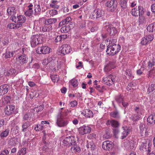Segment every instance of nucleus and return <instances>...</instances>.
<instances>
[{
	"label": "nucleus",
	"instance_id": "obj_1",
	"mask_svg": "<svg viewBox=\"0 0 155 155\" xmlns=\"http://www.w3.org/2000/svg\"><path fill=\"white\" fill-rule=\"evenodd\" d=\"M72 138H74V137L72 136L66 137L63 140V144L66 146L72 145L73 146L71 147V150L73 152L75 153L77 151L78 147L76 141Z\"/></svg>",
	"mask_w": 155,
	"mask_h": 155
},
{
	"label": "nucleus",
	"instance_id": "obj_2",
	"mask_svg": "<svg viewBox=\"0 0 155 155\" xmlns=\"http://www.w3.org/2000/svg\"><path fill=\"white\" fill-rule=\"evenodd\" d=\"M149 69L153 68V70H150L147 74V77L149 79L154 78L155 75L154 70L155 69V55L152 54L150 57V60L148 63L147 66Z\"/></svg>",
	"mask_w": 155,
	"mask_h": 155
},
{
	"label": "nucleus",
	"instance_id": "obj_3",
	"mask_svg": "<svg viewBox=\"0 0 155 155\" xmlns=\"http://www.w3.org/2000/svg\"><path fill=\"white\" fill-rule=\"evenodd\" d=\"M122 128L123 129V131L121 132H120L118 128L113 129L114 134L115 137L118 138L120 137L122 139H123L126 138L128 135L130 130L128 129L127 127L123 126Z\"/></svg>",
	"mask_w": 155,
	"mask_h": 155
},
{
	"label": "nucleus",
	"instance_id": "obj_4",
	"mask_svg": "<svg viewBox=\"0 0 155 155\" xmlns=\"http://www.w3.org/2000/svg\"><path fill=\"white\" fill-rule=\"evenodd\" d=\"M121 50V47L119 44H114L107 46L106 52L109 55L113 56L118 53Z\"/></svg>",
	"mask_w": 155,
	"mask_h": 155
},
{
	"label": "nucleus",
	"instance_id": "obj_5",
	"mask_svg": "<svg viewBox=\"0 0 155 155\" xmlns=\"http://www.w3.org/2000/svg\"><path fill=\"white\" fill-rule=\"evenodd\" d=\"M42 36L40 35H35L31 38V43L32 47H35L37 45L41 43L42 41Z\"/></svg>",
	"mask_w": 155,
	"mask_h": 155
},
{
	"label": "nucleus",
	"instance_id": "obj_6",
	"mask_svg": "<svg viewBox=\"0 0 155 155\" xmlns=\"http://www.w3.org/2000/svg\"><path fill=\"white\" fill-rule=\"evenodd\" d=\"M10 19L15 23H24L26 20V18L25 16L22 15L19 16H13L11 17Z\"/></svg>",
	"mask_w": 155,
	"mask_h": 155
},
{
	"label": "nucleus",
	"instance_id": "obj_7",
	"mask_svg": "<svg viewBox=\"0 0 155 155\" xmlns=\"http://www.w3.org/2000/svg\"><path fill=\"white\" fill-rule=\"evenodd\" d=\"M61 49L60 52L63 55L69 54L71 50V48L70 45L67 44L63 45L61 46Z\"/></svg>",
	"mask_w": 155,
	"mask_h": 155
},
{
	"label": "nucleus",
	"instance_id": "obj_8",
	"mask_svg": "<svg viewBox=\"0 0 155 155\" xmlns=\"http://www.w3.org/2000/svg\"><path fill=\"white\" fill-rule=\"evenodd\" d=\"M51 49L48 47L43 46L38 47L36 50V52L39 54H48L50 52Z\"/></svg>",
	"mask_w": 155,
	"mask_h": 155
},
{
	"label": "nucleus",
	"instance_id": "obj_9",
	"mask_svg": "<svg viewBox=\"0 0 155 155\" xmlns=\"http://www.w3.org/2000/svg\"><path fill=\"white\" fill-rule=\"evenodd\" d=\"M117 4V3L116 0H111L107 2L106 6L111 8V11L113 12L116 9Z\"/></svg>",
	"mask_w": 155,
	"mask_h": 155
},
{
	"label": "nucleus",
	"instance_id": "obj_10",
	"mask_svg": "<svg viewBox=\"0 0 155 155\" xmlns=\"http://www.w3.org/2000/svg\"><path fill=\"white\" fill-rule=\"evenodd\" d=\"M106 27H107V31L110 36H114L117 33V29L112 25H109L108 26L106 25Z\"/></svg>",
	"mask_w": 155,
	"mask_h": 155
},
{
	"label": "nucleus",
	"instance_id": "obj_11",
	"mask_svg": "<svg viewBox=\"0 0 155 155\" xmlns=\"http://www.w3.org/2000/svg\"><path fill=\"white\" fill-rule=\"evenodd\" d=\"M107 125H110L113 129L118 128L120 126L119 122L116 120L113 119L108 120L106 122Z\"/></svg>",
	"mask_w": 155,
	"mask_h": 155
},
{
	"label": "nucleus",
	"instance_id": "obj_12",
	"mask_svg": "<svg viewBox=\"0 0 155 155\" xmlns=\"http://www.w3.org/2000/svg\"><path fill=\"white\" fill-rule=\"evenodd\" d=\"M109 80L106 82L107 85L110 86L117 81V77L114 75H110L108 76Z\"/></svg>",
	"mask_w": 155,
	"mask_h": 155
},
{
	"label": "nucleus",
	"instance_id": "obj_13",
	"mask_svg": "<svg viewBox=\"0 0 155 155\" xmlns=\"http://www.w3.org/2000/svg\"><path fill=\"white\" fill-rule=\"evenodd\" d=\"M61 115H58L56 123L57 125L59 127H64L68 124L67 120H64V119L61 117Z\"/></svg>",
	"mask_w": 155,
	"mask_h": 155
},
{
	"label": "nucleus",
	"instance_id": "obj_14",
	"mask_svg": "<svg viewBox=\"0 0 155 155\" xmlns=\"http://www.w3.org/2000/svg\"><path fill=\"white\" fill-rule=\"evenodd\" d=\"M114 144L113 142L108 140L104 142L102 145V148L105 150H109L112 149Z\"/></svg>",
	"mask_w": 155,
	"mask_h": 155
},
{
	"label": "nucleus",
	"instance_id": "obj_15",
	"mask_svg": "<svg viewBox=\"0 0 155 155\" xmlns=\"http://www.w3.org/2000/svg\"><path fill=\"white\" fill-rule=\"evenodd\" d=\"M91 130V128L85 126H83L78 128V131H79V133L82 135L90 133Z\"/></svg>",
	"mask_w": 155,
	"mask_h": 155
},
{
	"label": "nucleus",
	"instance_id": "obj_16",
	"mask_svg": "<svg viewBox=\"0 0 155 155\" xmlns=\"http://www.w3.org/2000/svg\"><path fill=\"white\" fill-rule=\"evenodd\" d=\"M15 106L10 105L7 106L5 109V112L6 114L9 115L14 112Z\"/></svg>",
	"mask_w": 155,
	"mask_h": 155
},
{
	"label": "nucleus",
	"instance_id": "obj_17",
	"mask_svg": "<svg viewBox=\"0 0 155 155\" xmlns=\"http://www.w3.org/2000/svg\"><path fill=\"white\" fill-rule=\"evenodd\" d=\"M9 86L7 84H4L0 86V96L6 94L8 91Z\"/></svg>",
	"mask_w": 155,
	"mask_h": 155
},
{
	"label": "nucleus",
	"instance_id": "obj_18",
	"mask_svg": "<svg viewBox=\"0 0 155 155\" xmlns=\"http://www.w3.org/2000/svg\"><path fill=\"white\" fill-rule=\"evenodd\" d=\"M134 110L136 113L135 114V116L136 117H134L133 120L134 121H136L140 118L141 115V109L139 107H136L134 108Z\"/></svg>",
	"mask_w": 155,
	"mask_h": 155
},
{
	"label": "nucleus",
	"instance_id": "obj_19",
	"mask_svg": "<svg viewBox=\"0 0 155 155\" xmlns=\"http://www.w3.org/2000/svg\"><path fill=\"white\" fill-rule=\"evenodd\" d=\"M74 27L73 25L71 24H70L69 25H65L62 27L60 29L62 33H66L68 32L70 30Z\"/></svg>",
	"mask_w": 155,
	"mask_h": 155
},
{
	"label": "nucleus",
	"instance_id": "obj_20",
	"mask_svg": "<svg viewBox=\"0 0 155 155\" xmlns=\"http://www.w3.org/2000/svg\"><path fill=\"white\" fill-rule=\"evenodd\" d=\"M147 124L148 125H153L155 123V115L151 114L147 118Z\"/></svg>",
	"mask_w": 155,
	"mask_h": 155
},
{
	"label": "nucleus",
	"instance_id": "obj_21",
	"mask_svg": "<svg viewBox=\"0 0 155 155\" xmlns=\"http://www.w3.org/2000/svg\"><path fill=\"white\" fill-rule=\"evenodd\" d=\"M16 59L21 64H25L28 61V58L24 55H20L18 57V58H17Z\"/></svg>",
	"mask_w": 155,
	"mask_h": 155
},
{
	"label": "nucleus",
	"instance_id": "obj_22",
	"mask_svg": "<svg viewBox=\"0 0 155 155\" xmlns=\"http://www.w3.org/2000/svg\"><path fill=\"white\" fill-rule=\"evenodd\" d=\"M81 114L87 117H92L93 116V114L92 112L89 109L85 110L81 112Z\"/></svg>",
	"mask_w": 155,
	"mask_h": 155
},
{
	"label": "nucleus",
	"instance_id": "obj_23",
	"mask_svg": "<svg viewBox=\"0 0 155 155\" xmlns=\"http://www.w3.org/2000/svg\"><path fill=\"white\" fill-rule=\"evenodd\" d=\"M7 12L9 15L16 16V10L14 6H10L7 9Z\"/></svg>",
	"mask_w": 155,
	"mask_h": 155
},
{
	"label": "nucleus",
	"instance_id": "obj_24",
	"mask_svg": "<svg viewBox=\"0 0 155 155\" xmlns=\"http://www.w3.org/2000/svg\"><path fill=\"white\" fill-rule=\"evenodd\" d=\"M115 61L110 62L104 68V70L105 71L108 72L110 71L112 69L115 67Z\"/></svg>",
	"mask_w": 155,
	"mask_h": 155
},
{
	"label": "nucleus",
	"instance_id": "obj_25",
	"mask_svg": "<svg viewBox=\"0 0 155 155\" xmlns=\"http://www.w3.org/2000/svg\"><path fill=\"white\" fill-rule=\"evenodd\" d=\"M34 14L35 15H38L41 14V8L40 5L37 4H35L34 6Z\"/></svg>",
	"mask_w": 155,
	"mask_h": 155
},
{
	"label": "nucleus",
	"instance_id": "obj_26",
	"mask_svg": "<svg viewBox=\"0 0 155 155\" xmlns=\"http://www.w3.org/2000/svg\"><path fill=\"white\" fill-rule=\"evenodd\" d=\"M140 128L141 132L142 134H143L144 132V134L145 136H147L148 135V131L150 130L147 128L146 129L145 131V125L143 124H141L140 125Z\"/></svg>",
	"mask_w": 155,
	"mask_h": 155
},
{
	"label": "nucleus",
	"instance_id": "obj_27",
	"mask_svg": "<svg viewBox=\"0 0 155 155\" xmlns=\"http://www.w3.org/2000/svg\"><path fill=\"white\" fill-rule=\"evenodd\" d=\"M16 72V70L13 68H11L5 72L4 74L5 76L14 75L15 74Z\"/></svg>",
	"mask_w": 155,
	"mask_h": 155
},
{
	"label": "nucleus",
	"instance_id": "obj_28",
	"mask_svg": "<svg viewBox=\"0 0 155 155\" xmlns=\"http://www.w3.org/2000/svg\"><path fill=\"white\" fill-rule=\"evenodd\" d=\"M57 21V19L55 18L48 19L45 21V25H51L55 23Z\"/></svg>",
	"mask_w": 155,
	"mask_h": 155
},
{
	"label": "nucleus",
	"instance_id": "obj_29",
	"mask_svg": "<svg viewBox=\"0 0 155 155\" xmlns=\"http://www.w3.org/2000/svg\"><path fill=\"white\" fill-rule=\"evenodd\" d=\"M147 30L149 32L155 31V22L150 24L147 27Z\"/></svg>",
	"mask_w": 155,
	"mask_h": 155
},
{
	"label": "nucleus",
	"instance_id": "obj_30",
	"mask_svg": "<svg viewBox=\"0 0 155 155\" xmlns=\"http://www.w3.org/2000/svg\"><path fill=\"white\" fill-rule=\"evenodd\" d=\"M110 117L113 118H117L119 117V114L118 111L117 110L114 111L110 114Z\"/></svg>",
	"mask_w": 155,
	"mask_h": 155
},
{
	"label": "nucleus",
	"instance_id": "obj_31",
	"mask_svg": "<svg viewBox=\"0 0 155 155\" xmlns=\"http://www.w3.org/2000/svg\"><path fill=\"white\" fill-rule=\"evenodd\" d=\"M87 148L90 149L91 150L95 149V145L92 141L89 142L87 145Z\"/></svg>",
	"mask_w": 155,
	"mask_h": 155
},
{
	"label": "nucleus",
	"instance_id": "obj_32",
	"mask_svg": "<svg viewBox=\"0 0 155 155\" xmlns=\"http://www.w3.org/2000/svg\"><path fill=\"white\" fill-rule=\"evenodd\" d=\"M10 130L9 129L7 128L4 131H3L0 134V137H4L7 136Z\"/></svg>",
	"mask_w": 155,
	"mask_h": 155
},
{
	"label": "nucleus",
	"instance_id": "obj_33",
	"mask_svg": "<svg viewBox=\"0 0 155 155\" xmlns=\"http://www.w3.org/2000/svg\"><path fill=\"white\" fill-rule=\"evenodd\" d=\"M144 40L147 41V44L150 43L153 39V35H148L144 37Z\"/></svg>",
	"mask_w": 155,
	"mask_h": 155
},
{
	"label": "nucleus",
	"instance_id": "obj_34",
	"mask_svg": "<svg viewBox=\"0 0 155 155\" xmlns=\"http://www.w3.org/2000/svg\"><path fill=\"white\" fill-rule=\"evenodd\" d=\"M97 18H99L103 16L104 14V12L101 9L97 8L96 10Z\"/></svg>",
	"mask_w": 155,
	"mask_h": 155
},
{
	"label": "nucleus",
	"instance_id": "obj_35",
	"mask_svg": "<svg viewBox=\"0 0 155 155\" xmlns=\"http://www.w3.org/2000/svg\"><path fill=\"white\" fill-rule=\"evenodd\" d=\"M155 90V84H152L150 86L147 90V93L149 94L151 92Z\"/></svg>",
	"mask_w": 155,
	"mask_h": 155
},
{
	"label": "nucleus",
	"instance_id": "obj_36",
	"mask_svg": "<svg viewBox=\"0 0 155 155\" xmlns=\"http://www.w3.org/2000/svg\"><path fill=\"white\" fill-rule=\"evenodd\" d=\"M29 126V123L28 121H27L23 123L22 126V131L25 132L26 131L27 128Z\"/></svg>",
	"mask_w": 155,
	"mask_h": 155
},
{
	"label": "nucleus",
	"instance_id": "obj_37",
	"mask_svg": "<svg viewBox=\"0 0 155 155\" xmlns=\"http://www.w3.org/2000/svg\"><path fill=\"white\" fill-rule=\"evenodd\" d=\"M30 97L32 99L33 97H37L39 96V94L37 91H31L30 94Z\"/></svg>",
	"mask_w": 155,
	"mask_h": 155
},
{
	"label": "nucleus",
	"instance_id": "obj_38",
	"mask_svg": "<svg viewBox=\"0 0 155 155\" xmlns=\"http://www.w3.org/2000/svg\"><path fill=\"white\" fill-rule=\"evenodd\" d=\"M138 15L140 16V15H143L145 11V10L144 8L142 6H139L138 7Z\"/></svg>",
	"mask_w": 155,
	"mask_h": 155
},
{
	"label": "nucleus",
	"instance_id": "obj_39",
	"mask_svg": "<svg viewBox=\"0 0 155 155\" xmlns=\"http://www.w3.org/2000/svg\"><path fill=\"white\" fill-rule=\"evenodd\" d=\"M116 101L118 103H120L123 101V95L120 94L117 96L115 97Z\"/></svg>",
	"mask_w": 155,
	"mask_h": 155
},
{
	"label": "nucleus",
	"instance_id": "obj_40",
	"mask_svg": "<svg viewBox=\"0 0 155 155\" xmlns=\"http://www.w3.org/2000/svg\"><path fill=\"white\" fill-rule=\"evenodd\" d=\"M44 107V106L43 105H41L39 106L34 108V110H36L37 112H41L43 109Z\"/></svg>",
	"mask_w": 155,
	"mask_h": 155
},
{
	"label": "nucleus",
	"instance_id": "obj_41",
	"mask_svg": "<svg viewBox=\"0 0 155 155\" xmlns=\"http://www.w3.org/2000/svg\"><path fill=\"white\" fill-rule=\"evenodd\" d=\"M130 13L132 15L135 16H138V11L137 9H136L135 8L132 9Z\"/></svg>",
	"mask_w": 155,
	"mask_h": 155
},
{
	"label": "nucleus",
	"instance_id": "obj_42",
	"mask_svg": "<svg viewBox=\"0 0 155 155\" xmlns=\"http://www.w3.org/2000/svg\"><path fill=\"white\" fill-rule=\"evenodd\" d=\"M127 2L126 0H120V5L121 6L123 9L126 8L127 7Z\"/></svg>",
	"mask_w": 155,
	"mask_h": 155
},
{
	"label": "nucleus",
	"instance_id": "obj_43",
	"mask_svg": "<svg viewBox=\"0 0 155 155\" xmlns=\"http://www.w3.org/2000/svg\"><path fill=\"white\" fill-rule=\"evenodd\" d=\"M50 77L52 81L54 83L56 81H58L59 80L58 76L56 74L51 75Z\"/></svg>",
	"mask_w": 155,
	"mask_h": 155
},
{
	"label": "nucleus",
	"instance_id": "obj_44",
	"mask_svg": "<svg viewBox=\"0 0 155 155\" xmlns=\"http://www.w3.org/2000/svg\"><path fill=\"white\" fill-rule=\"evenodd\" d=\"M71 83L74 87H76L78 86V81L75 78L72 79L71 81Z\"/></svg>",
	"mask_w": 155,
	"mask_h": 155
},
{
	"label": "nucleus",
	"instance_id": "obj_45",
	"mask_svg": "<svg viewBox=\"0 0 155 155\" xmlns=\"http://www.w3.org/2000/svg\"><path fill=\"white\" fill-rule=\"evenodd\" d=\"M68 114L67 111L61 112L59 113L58 115H61V117L65 119L66 118V116L68 115Z\"/></svg>",
	"mask_w": 155,
	"mask_h": 155
},
{
	"label": "nucleus",
	"instance_id": "obj_46",
	"mask_svg": "<svg viewBox=\"0 0 155 155\" xmlns=\"http://www.w3.org/2000/svg\"><path fill=\"white\" fill-rule=\"evenodd\" d=\"M8 144L12 146H14L16 144V142L14 138H11L8 142Z\"/></svg>",
	"mask_w": 155,
	"mask_h": 155
},
{
	"label": "nucleus",
	"instance_id": "obj_47",
	"mask_svg": "<svg viewBox=\"0 0 155 155\" xmlns=\"http://www.w3.org/2000/svg\"><path fill=\"white\" fill-rule=\"evenodd\" d=\"M26 148H22L21 149V150H19L18 153V155H24L25 154L26 152Z\"/></svg>",
	"mask_w": 155,
	"mask_h": 155
},
{
	"label": "nucleus",
	"instance_id": "obj_48",
	"mask_svg": "<svg viewBox=\"0 0 155 155\" xmlns=\"http://www.w3.org/2000/svg\"><path fill=\"white\" fill-rule=\"evenodd\" d=\"M96 137V136L95 134L92 133L89 134L87 136V138L90 139H95Z\"/></svg>",
	"mask_w": 155,
	"mask_h": 155
},
{
	"label": "nucleus",
	"instance_id": "obj_49",
	"mask_svg": "<svg viewBox=\"0 0 155 155\" xmlns=\"http://www.w3.org/2000/svg\"><path fill=\"white\" fill-rule=\"evenodd\" d=\"M33 13V11H31L27 10L25 12V15L27 16H31Z\"/></svg>",
	"mask_w": 155,
	"mask_h": 155
},
{
	"label": "nucleus",
	"instance_id": "obj_50",
	"mask_svg": "<svg viewBox=\"0 0 155 155\" xmlns=\"http://www.w3.org/2000/svg\"><path fill=\"white\" fill-rule=\"evenodd\" d=\"M144 70V67H141L140 69H138L137 71V73L138 75H140L143 74V71Z\"/></svg>",
	"mask_w": 155,
	"mask_h": 155
},
{
	"label": "nucleus",
	"instance_id": "obj_51",
	"mask_svg": "<svg viewBox=\"0 0 155 155\" xmlns=\"http://www.w3.org/2000/svg\"><path fill=\"white\" fill-rule=\"evenodd\" d=\"M5 58H6L12 57V55L11 54V52L8 50H6L5 53Z\"/></svg>",
	"mask_w": 155,
	"mask_h": 155
},
{
	"label": "nucleus",
	"instance_id": "obj_52",
	"mask_svg": "<svg viewBox=\"0 0 155 155\" xmlns=\"http://www.w3.org/2000/svg\"><path fill=\"white\" fill-rule=\"evenodd\" d=\"M77 104V101H72L69 103V105L70 107H74Z\"/></svg>",
	"mask_w": 155,
	"mask_h": 155
},
{
	"label": "nucleus",
	"instance_id": "obj_53",
	"mask_svg": "<svg viewBox=\"0 0 155 155\" xmlns=\"http://www.w3.org/2000/svg\"><path fill=\"white\" fill-rule=\"evenodd\" d=\"M90 16L92 19L94 18H97V15H96V10H94L91 13V15H90Z\"/></svg>",
	"mask_w": 155,
	"mask_h": 155
},
{
	"label": "nucleus",
	"instance_id": "obj_54",
	"mask_svg": "<svg viewBox=\"0 0 155 155\" xmlns=\"http://www.w3.org/2000/svg\"><path fill=\"white\" fill-rule=\"evenodd\" d=\"M45 145L43 146V147L42 148V150L43 151H48V144L47 143H46V144H45Z\"/></svg>",
	"mask_w": 155,
	"mask_h": 155
},
{
	"label": "nucleus",
	"instance_id": "obj_55",
	"mask_svg": "<svg viewBox=\"0 0 155 155\" xmlns=\"http://www.w3.org/2000/svg\"><path fill=\"white\" fill-rule=\"evenodd\" d=\"M139 21L140 23H144L146 22L145 18L142 16L139 17Z\"/></svg>",
	"mask_w": 155,
	"mask_h": 155
},
{
	"label": "nucleus",
	"instance_id": "obj_56",
	"mask_svg": "<svg viewBox=\"0 0 155 155\" xmlns=\"http://www.w3.org/2000/svg\"><path fill=\"white\" fill-rule=\"evenodd\" d=\"M57 1L52 0L51 1V4H50V5L53 8L56 7V2Z\"/></svg>",
	"mask_w": 155,
	"mask_h": 155
},
{
	"label": "nucleus",
	"instance_id": "obj_57",
	"mask_svg": "<svg viewBox=\"0 0 155 155\" xmlns=\"http://www.w3.org/2000/svg\"><path fill=\"white\" fill-rule=\"evenodd\" d=\"M30 117V115L28 113L25 114L23 117V119L24 120H28Z\"/></svg>",
	"mask_w": 155,
	"mask_h": 155
},
{
	"label": "nucleus",
	"instance_id": "obj_58",
	"mask_svg": "<svg viewBox=\"0 0 155 155\" xmlns=\"http://www.w3.org/2000/svg\"><path fill=\"white\" fill-rule=\"evenodd\" d=\"M58 13V11L55 10H52L50 11V13L52 16L55 15Z\"/></svg>",
	"mask_w": 155,
	"mask_h": 155
},
{
	"label": "nucleus",
	"instance_id": "obj_59",
	"mask_svg": "<svg viewBox=\"0 0 155 155\" xmlns=\"http://www.w3.org/2000/svg\"><path fill=\"white\" fill-rule=\"evenodd\" d=\"M42 128L43 127H41V124H40L39 125H37L36 127H35V129L36 131H39L42 129Z\"/></svg>",
	"mask_w": 155,
	"mask_h": 155
},
{
	"label": "nucleus",
	"instance_id": "obj_60",
	"mask_svg": "<svg viewBox=\"0 0 155 155\" xmlns=\"http://www.w3.org/2000/svg\"><path fill=\"white\" fill-rule=\"evenodd\" d=\"M111 135L109 132H107L106 134L104 135V137L106 139H108L111 137Z\"/></svg>",
	"mask_w": 155,
	"mask_h": 155
},
{
	"label": "nucleus",
	"instance_id": "obj_61",
	"mask_svg": "<svg viewBox=\"0 0 155 155\" xmlns=\"http://www.w3.org/2000/svg\"><path fill=\"white\" fill-rule=\"evenodd\" d=\"M46 25L47 26H46V27L47 32L49 31L52 30V27L51 25Z\"/></svg>",
	"mask_w": 155,
	"mask_h": 155
},
{
	"label": "nucleus",
	"instance_id": "obj_62",
	"mask_svg": "<svg viewBox=\"0 0 155 155\" xmlns=\"http://www.w3.org/2000/svg\"><path fill=\"white\" fill-rule=\"evenodd\" d=\"M16 23L17 24H15V27L16 28H18L22 27L23 23Z\"/></svg>",
	"mask_w": 155,
	"mask_h": 155
},
{
	"label": "nucleus",
	"instance_id": "obj_63",
	"mask_svg": "<svg viewBox=\"0 0 155 155\" xmlns=\"http://www.w3.org/2000/svg\"><path fill=\"white\" fill-rule=\"evenodd\" d=\"M8 153V151L7 150H4L1 153L0 155H6Z\"/></svg>",
	"mask_w": 155,
	"mask_h": 155
},
{
	"label": "nucleus",
	"instance_id": "obj_64",
	"mask_svg": "<svg viewBox=\"0 0 155 155\" xmlns=\"http://www.w3.org/2000/svg\"><path fill=\"white\" fill-rule=\"evenodd\" d=\"M151 10L155 14V4L152 5L151 6Z\"/></svg>",
	"mask_w": 155,
	"mask_h": 155
}]
</instances>
